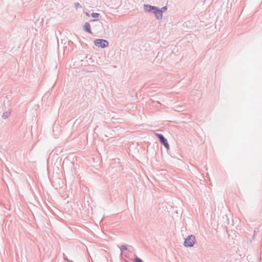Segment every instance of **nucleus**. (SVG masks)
<instances>
[{"instance_id":"obj_1","label":"nucleus","mask_w":262,"mask_h":262,"mask_svg":"<svg viewBox=\"0 0 262 262\" xmlns=\"http://www.w3.org/2000/svg\"><path fill=\"white\" fill-rule=\"evenodd\" d=\"M195 242V237L193 235H188L186 238L185 239L184 245L186 247H192Z\"/></svg>"},{"instance_id":"obj_2","label":"nucleus","mask_w":262,"mask_h":262,"mask_svg":"<svg viewBox=\"0 0 262 262\" xmlns=\"http://www.w3.org/2000/svg\"><path fill=\"white\" fill-rule=\"evenodd\" d=\"M94 45L102 48H104L108 46V42L103 39H96L94 41Z\"/></svg>"},{"instance_id":"obj_3","label":"nucleus","mask_w":262,"mask_h":262,"mask_svg":"<svg viewBox=\"0 0 262 262\" xmlns=\"http://www.w3.org/2000/svg\"><path fill=\"white\" fill-rule=\"evenodd\" d=\"M156 136L158 138L159 141L162 144L164 147L167 149L169 148V146L167 142V139L161 134H156Z\"/></svg>"},{"instance_id":"obj_4","label":"nucleus","mask_w":262,"mask_h":262,"mask_svg":"<svg viewBox=\"0 0 262 262\" xmlns=\"http://www.w3.org/2000/svg\"><path fill=\"white\" fill-rule=\"evenodd\" d=\"M162 11V10H160V9L158 7H156L154 11H153V13L155 15V17L158 20L162 19L163 15Z\"/></svg>"},{"instance_id":"obj_5","label":"nucleus","mask_w":262,"mask_h":262,"mask_svg":"<svg viewBox=\"0 0 262 262\" xmlns=\"http://www.w3.org/2000/svg\"><path fill=\"white\" fill-rule=\"evenodd\" d=\"M144 7L145 11L148 12H153L156 6H151L149 5H144Z\"/></svg>"},{"instance_id":"obj_6","label":"nucleus","mask_w":262,"mask_h":262,"mask_svg":"<svg viewBox=\"0 0 262 262\" xmlns=\"http://www.w3.org/2000/svg\"><path fill=\"white\" fill-rule=\"evenodd\" d=\"M83 30L86 32H88L90 34H92V31L91 30V26L89 23H85L84 24V25L83 27Z\"/></svg>"},{"instance_id":"obj_7","label":"nucleus","mask_w":262,"mask_h":262,"mask_svg":"<svg viewBox=\"0 0 262 262\" xmlns=\"http://www.w3.org/2000/svg\"><path fill=\"white\" fill-rule=\"evenodd\" d=\"M10 114H11L10 110L8 111L5 112L3 113L2 117L4 119H6L10 116Z\"/></svg>"},{"instance_id":"obj_8","label":"nucleus","mask_w":262,"mask_h":262,"mask_svg":"<svg viewBox=\"0 0 262 262\" xmlns=\"http://www.w3.org/2000/svg\"><path fill=\"white\" fill-rule=\"evenodd\" d=\"M100 15L98 13L93 12L92 13V17L94 18H98Z\"/></svg>"},{"instance_id":"obj_9","label":"nucleus","mask_w":262,"mask_h":262,"mask_svg":"<svg viewBox=\"0 0 262 262\" xmlns=\"http://www.w3.org/2000/svg\"><path fill=\"white\" fill-rule=\"evenodd\" d=\"M74 6L76 9L82 8V6L79 3H75Z\"/></svg>"},{"instance_id":"obj_10","label":"nucleus","mask_w":262,"mask_h":262,"mask_svg":"<svg viewBox=\"0 0 262 262\" xmlns=\"http://www.w3.org/2000/svg\"><path fill=\"white\" fill-rule=\"evenodd\" d=\"M120 249L121 251L122 252L123 250H127V246L126 245H122L120 247Z\"/></svg>"},{"instance_id":"obj_11","label":"nucleus","mask_w":262,"mask_h":262,"mask_svg":"<svg viewBox=\"0 0 262 262\" xmlns=\"http://www.w3.org/2000/svg\"><path fill=\"white\" fill-rule=\"evenodd\" d=\"M134 261V262H143L142 260L140 258H139L138 257H136L135 258Z\"/></svg>"},{"instance_id":"obj_12","label":"nucleus","mask_w":262,"mask_h":262,"mask_svg":"<svg viewBox=\"0 0 262 262\" xmlns=\"http://www.w3.org/2000/svg\"><path fill=\"white\" fill-rule=\"evenodd\" d=\"M167 8L166 6H164L163 7H162L161 9H160V10H162V13H163V12L165 11L166 10H167Z\"/></svg>"},{"instance_id":"obj_13","label":"nucleus","mask_w":262,"mask_h":262,"mask_svg":"<svg viewBox=\"0 0 262 262\" xmlns=\"http://www.w3.org/2000/svg\"><path fill=\"white\" fill-rule=\"evenodd\" d=\"M63 256H64V259L68 261V258H67L66 256H65V255H64V254H63Z\"/></svg>"},{"instance_id":"obj_14","label":"nucleus","mask_w":262,"mask_h":262,"mask_svg":"<svg viewBox=\"0 0 262 262\" xmlns=\"http://www.w3.org/2000/svg\"><path fill=\"white\" fill-rule=\"evenodd\" d=\"M96 19H93V20H91V21H96Z\"/></svg>"},{"instance_id":"obj_15","label":"nucleus","mask_w":262,"mask_h":262,"mask_svg":"<svg viewBox=\"0 0 262 262\" xmlns=\"http://www.w3.org/2000/svg\"><path fill=\"white\" fill-rule=\"evenodd\" d=\"M255 234H256V231H254V235Z\"/></svg>"},{"instance_id":"obj_16","label":"nucleus","mask_w":262,"mask_h":262,"mask_svg":"<svg viewBox=\"0 0 262 262\" xmlns=\"http://www.w3.org/2000/svg\"><path fill=\"white\" fill-rule=\"evenodd\" d=\"M86 15L88 16L89 15L88 13H86Z\"/></svg>"}]
</instances>
